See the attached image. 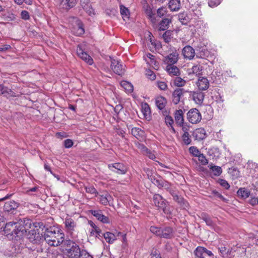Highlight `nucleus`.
<instances>
[{
	"label": "nucleus",
	"instance_id": "nucleus-28",
	"mask_svg": "<svg viewBox=\"0 0 258 258\" xmlns=\"http://www.w3.org/2000/svg\"><path fill=\"white\" fill-rule=\"evenodd\" d=\"M76 3V0H61L60 5L63 9L68 10L74 7Z\"/></svg>",
	"mask_w": 258,
	"mask_h": 258
},
{
	"label": "nucleus",
	"instance_id": "nucleus-35",
	"mask_svg": "<svg viewBox=\"0 0 258 258\" xmlns=\"http://www.w3.org/2000/svg\"><path fill=\"white\" fill-rule=\"evenodd\" d=\"M120 85L127 93H131L133 91V85L129 82L122 81L120 82Z\"/></svg>",
	"mask_w": 258,
	"mask_h": 258
},
{
	"label": "nucleus",
	"instance_id": "nucleus-62",
	"mask_svg": "<svg viewBox=\"0 0 258 258\" xmlns=\"http://www.w3.org/2000/svg\"><path fill=\"white\" fill-rule=\"evenodd\" d=\"M221 3V0H209L208 2L209 6L210 7H214L219 5Z\"/></svg>",
	"mask_w": 258,
	"mask_h": 258
},
{
	"label": "nucleus",
	"instance_id": "nucleus-3",
	"mask_svg": "<svg viewBox=\"0 0 258 258\" xmlns=\"http://www.w3.org/2000/svg\"><path fill=\"white\" fill-rule=\"evenodd\" d=\"M31 221L28 219L27 220H20L16 222L14 230L13 232V238L16 240L21 238L27 232L28 228H31Z\"/></svg>",
	"mask_w": 258,
	"mask_h": 258
},
{
	"label": "nucleus",
	"instance_id": "nucleus-6",
	"mask_svg": "<svg viewBox=\"0 0 258 258\" xmlns=\"http://www.w3.org/2000/svg\"><path fill=\"white\" fill-rule=\"evenodd\" d=\"M82 255L79 245L76 244L73 245L72 248L67 249L64 258H80Z\"/></svg>",
	"mask_w": 258,
	"mask_h": 258
},
{
	"label": "nucleus",
	"instance_id": "nucleus-13",
	"mask_svg": "<svg viewBox=\"0 0 258 258\" xmlns=\"http://www.w3.org/2000/svg\"><path fill=\"white\" fill-rule=\"evenodd\" d=\"M143 9L146 15L151 22L152 23H155V14L153 12L152 8L147 3L145 2L143 4Z\"/></svg>",
	"mask_w": 258,
	"mask_h": 258
},
{
	"label": "nucleus",
	"instance_id": "nucleus-38",
	"mask_svg": "<svg viewBox=\"0 0 258 258\" xmlns=\"http://www.w3.org/2000/svg\"><path fill=\"white\" fill-rule=\"evenodd\" d=\"M237 194L238 197L246 199L249 196L250 191L245 188H240L238 190Z\"/></svg>",
	"mask_w": 258,
	"mask_h": 258
},
{
	"label": "nucleus",
	"instance_id": "nucleus-14",
	"mask_svg": "<svg viewBox=\"0 0 258 258\" xmlns=\"http://www.w3.org/2000/svg\"><path fill=\"white\" fill-rule=\"evenodd\" d=\"M175 231L173 228L166 226L162 228L161 238L171 239L174 237Z\"/></svg>",
	"mask_w": 258,
	"mask_h": 258
},
{
	"label": "nucleus",
	"instance_id": "nucleus-56",
	"mask_svg": "<svg viewBox=\"0 0 258 258\" xmlns=\"http://www.w3.org/2000/svg\"><path fill=\"white\" fill-rule=\"evenodd\" d=\"M182 140L185 145H189L191 143V140L189 138V134H183L182 136Z\"/></svg>",
	"mask_w": 258,
	"mask_h": 258
},
{
	"label": "nucleus",
	"instance_id": "nucleus-25",
	"mask_svg": "<svg viewBox=\"0 0 258 258\" xmlns=\"http://www.w3.org/2000/svg\"><path fill=\"white\" fill-rule=\"evenodd\" d=\"M163 114L165 116L164 119H165V122L166 125L170 127H171L170 130H171L172 132L173 133H175V130L173 126L174 120H173L172 117L171 116H169L168 115V112L167 111H163Z\"/></svg>",
	"mask_w": 258,
	"mask_h": 258
},
{
	"label": "nucleus",
	"instance_id": "nucleus-58",
	"mask_svg": "<svg viewBox=\"0 0 258 258\" xmlns=\"http://www.w3.org/2000/svg\"><path fill=\"white\" fill-rule=\"evenodd\" d=\"M101 234L104 236V239L106 240V242L112 243L113 242L111 241V235L113 234L111 232H106L104 233H101Z\"/></svg>",
	"mask_w": 258,
	"mask_h": 258
},
{
	"label": "nucleus",
	"instance_id": "nucleus-32",
	"mask_svg": "<svg viewBox=\"0 0 258 258\" xmlns=\"http://www.w3.org/2000/svg\"><path fill=\"white\" fill-rule=\"evenodd\" d=\"M92 214L95 216L98 220L103 223H108V218L104 215L101 214V212L99 211H92Z\"/></svg>",
	"mask_w": 258,
	"mask_h": 258
},
{
	"label": "nucleus",
	"instance_id": "nucleus-31",
	"mask_svg": "<svg viewBox=\"0 0 258 258\" xmlns=\"http://www.w3.org/2000/svg\"><path fill=\"white\" fill-rule=\"evenodd\" d=\"M155 102L157 107L160 110H162L165 107L167 103V100L165 98L162 96H159L156 98Z\"/></svg>",
	"mask_w": 258,
	"mask_h": 258
},
{
	"label": "nucleus",
	"instance_id": "nucleus-55",
	"mask_svg": "<svg viewBox=\"0 0 258 258\" xmlns=\"http://www.w3.org/2000/svg\"><path fill=\"white\" fill-rule=\"evenodd\" d=\"M212 194L215 197L219 198L221 199L222 201L227 203L228 201V200L225 198L221 194H220L218 191L216 190H213L212 191Z\"/></svg>",
	"mask_w": 258,
	"mask_h": 258
},
{
	"label": "nucleus",
	"instance_id": "nucleus-24",
	"mask_svg": "<svg viewBox=\"0 0 258 258\" xmlns=\"http://www.w3.org/2000/svg\"><path fill=\"white\" fill-rule=\"evenodd\" d=\"M15 223L16 222H10L6 223L3 231H4L5 233L7 235H10L11 236H13L12 234L14 230Z\"/></svg>",
	"mask_w": 258,
	"mask_h": 258
},
{
	"label": "nucleus",
	"instance_id": "nucleus-61",
	"mask_svg": "<svg viewBox=\"0 0 258 258\" xmlns=\"http://www.w3.org/2000/svg\"><path fill=\"white\" fill-rule=\"evenodd\" d=\"M146 75L148 77V78L151 80L153 81L156 79V75L153 71L151 70H148L147 71Z\"/></svg>",
	"mask_w": 258,
	"mask_h": 258
},
{
	"label": "nucleus",
	"instance_id": "nucleus-53",
	"mask_svg": "<svg viewBox=\"0 0 258 258\" xmlns=\"http://www.w3.org/2000/svg\"><path fill=\"white\" fill-rule=\"evenodd\" d=\"M189 151L190 154L195 157H198L201 154L199 149L195 146H191L189 148Z\"/></svg>",
	"mask_w": 258,
	"mask_h": 258
},
{
	"label": "nucleus",
	"instance_id": "nucleus-21",
	"mask_svg": "<svg viewBox=\"0 0 258 258\" xmlns=\"http://www.w3.org/2000/svg\"><path fill=\"white\" fill-rule=\"evenodd\" d=\"M19 207V204L14 201H10L5 203L4 209L8 212H13Z\"/></svg>",
	"mask_w": 258,
	"mask_h": 258
},
{
	"label": "nucleus",
	"instance_id": "nucleus-30",
	"mask_svg": "<svg viewBox=\"0 0 258 258\" xmlns=\"http://www.w3.org/2000/svg\"><path fill=\"white\" fill-rule=\"evenodd\" d=\"M173 200L176 202L182 208L186 209L188 207V203L182 197L179 196L178 195H176L173 198Z\"/></svg>",
	"mask_w": 258,
	"mask_h": 258
},
{
	"label": "nucleus",
	"instance_id": "nucleus-42",
	"mask_svg": "<svg viewBox=\"0 0 258 258\" xmlns=\"http://www.w3.org/2000/svg\"><path fill=\"white\" fill-rule=\"evenodd\" d=\"M61 244H62L66 251L68 248L69 249V248H72V246H74V245L76 244V243L73 240H71L70 239L64 240V237L63 236V241L61 243Z\"/></svg>",
	"mask_w": 258,
	"mask_h": 258
},
{
	"label": "nucleus",
	"instance_id": "nucleus-8",
	"mask_svg": "<svg viewBox=\"0 0 258 258\" xmlns=\"http://www.w3.org/2000/svg\"><path fill=\"white\" fill-rule=\"evenodd\" d=\"M38 230L39 229H31L27 234L28 238L34 243L39 242L43 240V235H40Z\"/></svg>",
	"mask_w": 258,
	"mask_h": 258
},
{
	"label": "nucleus",
	"instance_id": "nucleus-39",
	"mask_svg": "<svg viewBox=\"0 0 258 258\" xmlns=\"http://www.w3.org/2000/svg\"><path fill=\"white\" fill-rule=\"evenodd\" d=\"M114 241L115 240H120L123 243L125 242L126 240V234L123 233L114 231Z\"/></svg>",
	"mask_w": 258,
	"mask_h": 258
},
{
	"label": "nucleus",
	"instance_id": "nucleus-40",
	"mask_svg": "<svg viewBox=\"0 0 258 258\" xmlns=\"http://www.w3.org/2000/svg\"><path fill=\"white\" fill-rule=\"evenodd\" d=\"M155 56L151 53H148L144 56V59L147 63L151 65L152 64H155L156 61L155 60Z\"/></svg>",
	"mask_w": 258,
	"mask_h": 258
},
{
	"label": "nucleus",
	"instance_id": "nucleus-22",
	"mask_svg": "<svg viewBox=\"0 0 258 258\" xmlns=\"http://www.w3.org/2000/svg\"><path fill=\"white\" fill-rule=\"evenodd\" d=\"M174 118L176 124L181 126L184 123L183 112L181 109L176 110L174 113Z\"/></svg>",
	"mask_w": 258,
	"mask_h": 258
},
{
	"label": "nucleus",
	"instance_id": "nucleus-20",
	"mask_svg": "<svg viewBox=\"0 0 258 258\" xmlns=\"http://www.w3.org/2000/svg\"><path fill=\"white\" fill-rule=\"evenodd\" d=\"M204 96V93L200 91L194 92L191 94L193 100L198 104H201L203 103Z\"/></svg>",
	"mask_w": 258,
	"mask_h": 258
},
{
	"label": "nucleus",
	"instance_id": "nucleus-27",
	"mask_svg": "<svg viewBox=\"0 0 258 258\" xmlns=\"http://www.w3.org/2000/svg\"><path fill=\"white\" fill-rule=\"evenodd\" d=\"M0 95H4L6 97L16 96V94L13 91L3 85H0Z\"/></svg>",
	"mask_w": 258,
	"mask_h": 258
},
{
	"label": "nucleus",
	"instance_id": "nucleus-48",
	"mask_svg": "<svg viewBox=\"0 0 258 258\" xmlns=\"http://www.w3.org/2000/svg\"><path fill=\"white\" fill-rule=\"evenodd\" d=\"M210 169L215 176H219L222 173V169L220 166H210Z\"/></svg>",
	"mask_w": 258,
	"mask_h": 258
},
{
	"label": "nucleus",
	"instance_id": "nucleus-45",
	"mask_svg": "<svg viewBox=\"0 0 258 258\" xmlns=\"http://www.w3.org/2000/svg\"><path fill=\"white\" fill-rule=\"evenodd\" d=\"M186 81L180 77L177 76L174 80V85L177 87H182L185 85Z\"/></svg>",
	"mask_w": 258,
	"mask_h": 258
},
{
	"label": "nucleus",
	"instance_id": "nucleus-63",
	"mask_svg": "<svg viewBox=\"0 0 258 258\" xmlns=\"http://www.w3.org/2000/svg\"><path fill=\"white\" fill-rule=\"evenodd\" d=\"M158 88L162 90H166L167 89V85L165 82H158Z\"/></svg>",
	"mask_w": 258,
	"mask_h": 258
},
{
	"label": "nucleus",
	"instance_id": "nucleus-10",
	"mask_svg": "<svg viewBox=\"0 0 258 258\" xmlns=\"http://www.w3.org/2000/svg\"><path fill=\"white\" fill-rule=\"evenodd\" d=\"M194 253H198L200 256L203 255L205 257L214 258L212 252L202 246H198L195 250Z\"/></svg>",
	"mask_w": 258,
	"mask_h": 258
},
{
	"label": "nucleus",
	"instance_id": "nucleus-12",
	"mask_svg": "<svg viewBox=\"0 0 258 258\" xmlns=\"http://www.w3.org/2000/svg\"><path fill=\"white\" fill-rule=\"evenodd\" d=\"M184 92L182 88H177L174 90L172 93V102L174 104L176 105L179 103Z\"/></svg>",
	"mask_w": 258,
	"mask_h": 258
},
{
	"label": "nucleus",
	"instance_id": "nucleus-33",
	"mask_svg": "<svg viewBox=\"0 0 258 258\" xmlns=\"http://www.w3.org/2000/svg\"><path fill=\"white\" fill-rule=\"evenodd\" d=\"M125 70L120 62L117 60L116 64L114 67V73L118 76H122L124 74Z\"/></svg>",
	"mask_w": 258,
	"mask_h": 258
},
{
	"label": "nucleus",
	"instance_id": "nucleus-43",
	"mask_svg": "<svg viewBox=\"0 0 258 258\" xmlns=\"http://www.w3.org/2000/svg\"><path fill=\"white\" fill-rule=\"evenodd\" d=\"M201 218L206 222L207 225L210 226H213L214 223L207 214L203 213L201 214Z\"/></svg>",
	"mask_w": 258,
	"mask_h": 258
},
{
	"label": "nucleus",
	"instance_id": "nucleus-64",
	"mask_svg": "<svg viewBox=\"0 0 258 258\" xmlns=\"http://www.w3.org/2000/svg\"><path fill=\"white\" fill-rule=\"evenodd\" d=\"M219 184L226 189L230 187V185L227 181L224 179H220L219 180Z\"/></svg>",
	"mask_w": 258,
	"mask_h": 258
},
{
	"label": "nucleus",
	"instance_id": "nucleus-37",
	"mask_svg": "<svg viewBox=\"0 0 258 258\" xmlns=\"http://www.w3.org/2000/svg\"><path fill=\"white\" fill-rule=\"evenodd\" d=\"M120 13L124 20L128 19L130 16V11L128 9L123 5H120Z\"/></svg>",
	"mask_w": 258,
	"mask_h": 258
},
{
	"label": "nucleus",
	"instance_id": "nucleus-60",
	"mask_svg": "<svg viewBox=\"0 0 258 258\" xmlns=\"http://www.w3.org/2000/svg\"><path fill=\"white\" fill-rule=\"evenodd\" d=\"M208 54V51L206 49H202L199 53H197L196 55L199 58H204L205 56H207Z\"/></svg>",
	"mask_w": 258,
	"mask_h": 258
},
{
	"label": "nucleus",
	"instance_id": "nucleus-57",
	"mask_svg": "<svg viewBox=\"0 0 258 258\" xmlns=\"http://www.w3.org/2000/svg\"><path fill=\"white\" fill-rule=\"evenodd\" d=\"M218 250L221 254L223 256H224L225 255L228 254L229 249L224 246L221 245L220 247H218Z\"/></svg>",
	"mask_w": 258,
	"mask_h": 258
},
{
	"label": "nucleus",
	"instance_id": "nucleus-9",
	"mask_svg": "<svg viewBox=\"0 0 258 258\" xmlns=\"http://www.w3.org/2000/svg\"><path fill=\"white\" fill-rule=\"evenodd\" d=\"M182 53L184 58L189 60L192 59L196 54L195 49L189 45H186L183 47Z\"/></svg>",
	"mask_w": 258,
	"mask_h": 258
},
{
	"label": "nucleus",
	"instance_id": "nucleus-46",
	"mask_svg": "<svg viewBox=\"0 0 258 258\" xmlns=\"http://www.w3.org/2000/svg\"><path fill=\"white\" fill-rule=\"evenodd\" d=\"M178 19L182 24H184L187 23L189 18H188L187 14L185 13H181L178 15Z\"/></svg>",
	"mask_w": 258,
	"mask_h": 258
},
{
	"label": "nucleus",
	"instance_id": "nucleus-2",
	"mask_svg": "<svg viewBox=\"0 0 258 258\" xmlns=\"http://www.w3.org/2000/svg\"><path fill=\"white\" fill-rule=\"evenodd\" d=\"M64 234L54 226L46 228L44 232L43 239L50 245H60L63 241Z\"/></svg>",
	"mask_w": 258,
	"mask_h": 258
},
{
	"label": "nucleus",
	"instance_id": "nucleus-18",
	"mask_svg": "<svg viewBox=\"0 0 258 258\" xmlns=\"http://www.w3.org/2000/svg\"><path fill=\"white\" fill-rule=\"evenodd\" d=\"M76 26L73 28L74 33L77 36H81L83 35L85 32V30L82 22L80 20L77 19L76 21Z\"/></svg>",
	"mask_w": 258,
	"mask_h": 258
},
{
	"label": "nucleus",
	"instance_id": "nucleus-1",
	"mask_svg": "<svg viewBox=\"0 0 258 258\" xmlns=\"http://www.w3.org/2000/svg\"><path fill=\"white\" fill-rule=\"evenodd\" d=\"M125 115L123 110L122 105L118 104L114 107V120H116L117 125H114V131L119 136L118 138H116V143L119 145V142L124 140V134L126 124L122 120Z\"/></svg>",
	"mask_w": 258,
	"mask_h": 258
},
{
	"label": "nucleus",
	"instance_id": "nucleus-29",
	"mask_svg": "<svg viewBox=\"0 0 258 258\" xmlns=\"http://www.w3.org/2000/svg\"><path fill=\"white\" fill-rule=\"evenodd\" d=\"M166 70L170 76H178L180 74L179 69L173 64L167 65Z\"/></svg>",
	"mask_w": 258,
	"mask_h": 258
},
{
	"label": "nucleus",
	"instance_id": "nucleus-54",
	"mask_svg": "<svg viewBox=\"0 0 258 258\" xmlns=\"http://www.w3.org/2000/svg\"><path fill=\"white\" fill-rule=\"evenodd\" d=\"M163 211V212L167 215H170L172 213L171 208L168 206L167 203L166 205H165L163 207L160 208Z\"/></svg>",
	"mask_w": 258,
	"mask_h": 258
},
{
	"label": "nucleus",
	"instance_id": "nucleus-34",
	"mask_svg": "<svg viewBox=\"0 0 258 258\" xmlns=\"http://www.w3.org/2000/svg\"><path fill=\"white\" fill-rule=\"evenodd\" d=\"M132 134L137 139H142L144 136V132L138 127H133L131 131Z\"/></svg>",
	"mask_w": 258,
	"mask_h": 258
},
{
	"label": "nucleus",
	"instance_id": "nucleus-15",
	"mask_svg": "<svg viewBox=\"0 0 258 258\" xmlns=\"http://www.w3.org/2000/svg\"><path fill=\"white\" fill-rule=\"evenodd\" d=\"M150 179L151 182L159 188H162V185L164 184L165 180L160 176L155 174L150 176Z\"/></svg>",
	"mask_w": 258,
	"mask_h": 258
},
{
	"label": "nucleus",
	"instance_id": "nucleus-47",
	"mask_svg": "<svg viewBox=\"0 0 258 258\" xmlns=\"http://www.w3.org/2000/svg\"><path fill=\"white\" fill-rule=\"evenodd\" d=\"M172 32L170 30L166 31L164 33L162 37L166 43H169L170 41L172 38Z\"/></svg>",
	"mask_w": 258,
	"mask_h": 258
},
{
	"label": "nucleus",
	"instance_id": "nucleus-51",
	"mask_svg": "<svg viewBox=\"0 0 258 258\" xmlns=\"http://www.w3.org/2000/svg\"><path fill=\"white\" fill-rule=\"evenodd\" d=\"M190 15L195 17H200L202 16V12L199 8L192 9L190 11Z\"/></svg>",
	"mask_w": 258,
	"mask_h": 258
},
{
	"label": "nucleus",
	"instance_id": "nucleus-19",
	"mask_svg": "<svg viewBox=\"0 0 258 258\" xmlns=\"http://www.w3.org/2000/svg\"><path fill=\"white\" fill-rule=\"evenodd\" d=\"M114 173L118 174H124L127 170V167L122 163L117 162L114 163Z\"/></svg>",
	"mask_w": 258,
	"mask_h": 258
},
{
	"label": "nucleus",
	"instance_id": "nucleus-59",
	"mask_svg": "<svg viewBox=\"0 0 258 258\" xmlns=\"http://www.w3.org/2000/svg\"><path fill=\"white\" fill-rule=\"evenodd\" d=\"M198 157L199 161L202 163V164L205 165L208 163L207 159L203 154L201 153L200 155H199Z\"/></svg>",
	"mask_w": 258,
	"mask_h": 258
},
{
	"label": "nucleus",
	"instance_id": "nucleus-17",
	"mask_svg": "<svg viewBox=\"0 0 258 258\" xmlns=\"http://www.w3.org/2000/svg\"><path fill=\"white\" fill-rule=\"evenodd\" d=\"M192 136L195 140H202L206 137V131L203 128H197L193 132Z\"/></svg>",
	"mask_w": 258,
	"mask_h": 258
},
{
	"label": "nucleus",
	"instance_id": "nucleus-16",
	"mask_svg": "<svg viewBox=\"0 0 258 258\" xmlns=\"http://www.w3.org/2000/svg\"><path fill=\"white\" fill-rule=\"evenodd\" d=\"M153 202L155 206L159 208L163 207L165 205H166L167 202L166 200L159 194H155L153 196Z\"/></svg>",
	"mask_w": 258,
	"mask_h": 258
},
{
	"label": "nucleus",
	"instance_id": "nucleus-50",
	"mask_svg": "<svg viewBox=\"0 0 258 258\" xmlns=\"http://www.w3.org/2000/svg\"><path fill=\"white\" fill-rule=\"evenodd\" d=\"M83 9L89 15L94 14V10L93 9L90 3L87 5H83Z\"/></svg>",
	"mask_w": 258,
	"mask_h": 258
},
{
	"label": "nucleus",
	"instance_id": "nucleus-36",
	"mask_svg": "<svg viewBox=\"0 0 258 258\" xmlns=\"http://www.w3.org/2000/svg\"><path fill=\"white\" fill-rule=\"evenodd\" d=\"M170 23H171V19L170 18L163 19L160 23L159 30H165L168 29L169 24Z\"/></svg>",
	"mask_w": 258,
	"mask_h": 258
},
{
	"label": "nucleus",
	"instance_id": "nucleus-52",
	"mask_svg": "<svg viewBox=\"0 0 258 258\" xmlns=\"http://www.w3.org/2000/svg\"><path fill=\"white\" fill-rule=\"evenodd\" d=\"M33 227H34V229L36 228L35 229H38V228H39L42 229V230L44 229L45 230L47 228L42 222H35L33 223Z\"/></svg>",
	"mask_w": 258,
	"mask_h": 258
},
{
	"label": "nucleus",
	"instance_id": "nucleus-49",
	"mask_svg": "<svg viewBox=\"0 0 258 258\" xmlns=\"http://www.w3.org/2000/svg\"><path fill=\"white\" fill-rule=\"evenodd\" d=\"M111 197L110 196L107 195V194L105 195V196H100L99 198L100 202L103 205H106L109 203L110 201Z\"/></svg>",
	"mask_w": 258,
	"mask_h": 258
},
{
	"label": "nucleus",
	"instance_id": "nucleus-41",
	"mask_svg": "<svg viewBox=\"0 0 258 258\" xmlns=\"http://www.w3.org/2000/svg\"><path fill=\"white\" fill-rule=\"evenodd\" d=\"M157 15L158 17H167L169 18V16L168 15V11L166 7H161L159 8L157 11Z\"/></svg>",
	"mask_w": 258,
	"mask_h": 258
},
{
	"label": "nucleus",
	"instance_id": "nucleus-5",
	"mask_svg": "<svg viewBox=\"0 0 258 258\" xmlns=\"http://www.w3.org/2000/svg\"><path fill=\"white\" fill-rule=\"evenodd\" d=\"M187 118L191 123H197L201 121L202 115L197 109L192 108L187 112Z\"/></svg>",
	"mask_w": 258,
	"mask_h": 258
},
{
	"label": "nucleus",
	"instance_id": "nucleus-11",
	"mask_svg": "<svg viewBox=\"0 0 258 258\" xmlns=\"http://www.w3.org/2000/svg\"><path fill=\"white\" fill-rule=\"evenodd\" d=\"M178 54L176 50L173 51L164 57V61L167 65H172L176 63L178 60Z\"/></svg>",
	"mask_w": 258,
	"mask_h": 258
},
{
	"label": "nucleus",
	"instance_id": "nucleus-4",
	"mask_svg": "<svg viewBox=\"0 0 258 258\" xmlns=\"http://www.w3.org/2000/svg\"><path fill=\"white\" fill-rule=\"evenodd\" d=\"M65 228L68 235L76 240L78 237V232L76 230L77 224L74 220L71 218H67L64 221Z\"/></svg>",
	"mask_w": 258,
	"mask_h": 258
},
{
	"label": "nucleus",
	"instance_id": "nucleus-26",
	"mask_svg": "<svg viewBox=\"0 0 258 258\" xmlns=\"http://www.w3.org/2000/svg\"><path fill=\"white\" fill-rule=\"evenodd\" d=\"M168 7L171 11H178L181 8L180 0H170Z\"/></svg>",
	"mask_w": 258,
	"mask_h": 258
},
{
	"label": "nucleus",
	"instance_id": "nucleus-23",
	"mask_svg": "<svg viewBox=\"0 0 258 258\" xmlns=\"http://www.w3.org/2000/svg\"><path fill=\"white\" fill-rule=\"evenodd\" d=\"M198 86L200 90H206L209 87V81L206 78L200 77Z\"/></svg>",
	"mask_w": 258,
	"mask_h": 258
},
{
	"label": "nucleus",
	"instance_id": "nucleus-44",
	"mask_svg": "<svg viewBox=\"0 0 258 258\" xmlns=\"http://www.w3.org/2000/svg\"><path fill=\"white\" fill-rule=\"evenodd\" d=\"M150 230L152 233L161 238L162 228L157 226H152L150 227Z\"/></svg>",
	"mask_w": 258,
	"mask_h": 258
},
{
	"label": "nucleus",
	"instance_id": "nucleus-7",
	"mask_svg": "<svg viewBox=\"0 0 258 258\" xmlns=\"http://www.w3.org/2000/svg\"><path fill=\"white\" fill-rule=\"evenodd\" d=\"M83 47L84 46L82 44H79L78 45L76 50L77 54L82 60H84L89 65H91L93 63V59L84 51Z\"/></svg>",
	"mask_w": 258,
	"mask_h": 258
}]
</instances>
